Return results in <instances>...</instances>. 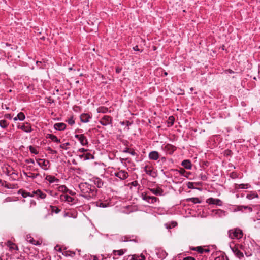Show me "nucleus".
I'll use <instances>...</instances> for the list:
<instances>
[{
  "instance_id": "f257e3e1",
  "label": "nucleus",
  "mask_w": 260,
  "mask_h": 260,
  "mask_svg": "<svg viewBox=\"0 0 260 260\" xmlns=\"http://www.w3.org/2000/svg\"><path fill=\"white\" fill-rule=\"evenodd\" d=\"M78 187L80 195L88 200L94 198L96 196L97 189L94 186L88 183H81L79 184Z\"/></svg>"
},
{
  "instance_id": "f03ea898",
  "label": "nucleus",
  "mask_w": 260,
  "mask_h": 260,
  "mask_svg": "<svg viewBox=\"0 0 260 260\" xmlns=\"http://www.w3.org/2000/svg\"><path fill=\"white\" fill-rule=\"evenodd\" d=\"M229 236L231 239H240L243 237V232L238 228L230 230L228 232Z\"/></svg>"
},
{
  "instance_id": "7ed1b4c3",
  "label": "nucleus",
  "mask_w": 260,
  "mask_h": 260,
  "mask_svg": "<svg viewBox=\"0 0 260 260\" xmlns=\"http://www.w3.org/2000/svg\"><path fill=\"white\" fill-rule=\"evenodd\" d=\"M141 197L144 201H145L148 203L154 204L159 201L158 198L154 196H149L148 192H142Z\"/></svg>"
},
{
  "instance_id": "20e7f679",
  "label": "nucleus",
  "mask_w": 260,
  "mask_h": 260,
  "mask_svg": "<svg viewBox=\"0 0 260 260\" xmlns=\"http://www.w3.org/2000/svg\"><path fill=\"white\" fill-rule=\"evenodd\" d=\"M36 161L38 165L43 170L47 171L49 169L50 165V163L49 160L45 159L38 158L36 159Z\"/></svg>"
},
{
  "instance_id": "39448f33",
  "label": "nucleus",
  "mask_w": 260,
  "mask_h": 260,
  "mask_svg": "<svg viewBox=\"0 0 260 260\" xmlns=\"http://www.w3.org/2000/svg\"><path fill=\"white\" fill-rule=\"evenodd\" d=\"M240 246L241 248L242 247V245H238L232 247L230 245V248L232 252L234 253L235 255L240 260H243L244 258V254L242 252L239 250L238 246Z\"/></svg>"
},
{
  "instance_id": "423d86ee",
  "label": "nucleus",
  "mask_w": 260,
  "mask_h": 260,
  "mask_svg": "<svg viewBox=\"0 0 260 260\" xmlns=\"http://www.w3.org/2000/svg\"><path fill=\"white\" fill-rule=\"evenodd\" d=\"M118 171H116L114 173V175L115 177H118L120 180H123L128 178L129 176L128 174L127 171L125 170L118 169Z\"/></svg>"
},
{
  "instance_id": "0eeeda50",
  "label": "nucleus",
  "mask_w": 260,
  "mask_h": 260,
  "mask_svg": "<svg viewBox=\"0 0 260 260\" xmlns=\"http://www.w3.org/2000/svg\"><path fill=\"white\" fill-rule=\"evenodd\" d=\"M75 137L78 140L82 146H86L88 144V140L83 134H76Z\"/></svg>"
},
{
  "instance_id": "6e6552de",
  "label": "nucleus",
  "mask_w": 260,
  "mask_h": 260,
  "mask_svg": "<svg viewBox=\"0 0 260 260\" xmlns=\"http://www.w3.org/2000/svg\"><path fill=\"white\" fill-rule=\"evenodd\" d=\"M144 172L148 175L155 177L156 173L154 171L153 167L151 165H145L144 167Z\"/></svg>"
},
{
  "instance_id": "1a4fd4ad",
  "label": "nucleus",
  "mask_w": 260,
  "mask_h": 260,
  "mask_svg": "<svg viewBox=\"0 0 260 260\" xmlns=\"http://www.w3.org/2000/svg\"><path fill=\"white\" fill-rule=\"evenodd\" d=\"M112 118L110 116L105 115L100 121V123L103 126H106L112 124Z\"/></svg>"
},
{
  "instance_id": "9d476101",
  "label": "nucleus",
  "mask_w": 260,
  "mask_h": 260,
  "mask_svg": "<svg viewBox=\"0 0 260 260\" xmlns=\"http://www.w3.org/2000/svg\"><path fill=\"white\" fill-rule=\"evenodd\" d=\"M206 203L210 205H216L219 206L222 205V202L221 200L213 198H209L207 199Z\"/></svg>"
},
{
  "instance_id": "9b49d317",
  "label": "nucleus",
  "mask_w": 260,
  "mask_h": 260,
  "mask_svg": "<svg viewBox=\"0 0 260 260\" xmlns=\"http://www.w3.org/2000/svg\"><path fill=\"white\" fill-rule=\"evenodd\" d=\"M136 236L134 235H126L122 236L120 237L119 241L120 242H128L134 241L137 242L136 240Z\"/></svg>"
},
{
  "instance_id": "f8f14e48",
  "label": "nucleus",
  "mask_w": 260,
  "mask_h": 260,
  "mask_svg": "<svg viewBox=\"0 0 260 260\" xmlns=\"http://www.w3.org/2000/svg\"><path fill=\"white\" fill-rule=\"evenodd\" d=\"M212 214L216 217H223L226 215V212L218 209L212 210Z\"/></svg>"
},
{
  "instance_id": "ddd939ff",
  "label": "nucleus",
  "mask_w": 260,
  "mask_h": 260,
  "mask_svg": "<svg viewBox=\"0 0 260 260\" xmlns=\"http://www.w3.org/2000/svg\"><path fill=\"white\" fill-rule=\"evenodd\" d=\"M18 128L27 133H30L32 131L30 124L28 123H24L21 126H18Z\"/></svg>"
},
{
  "instance_id": "4468645a",
  "label": "nucleus",
  "mask_w": 260,
  "mask_h": 260,
  "mask_svg": "<svg viewBox=\"0 0 260 260\" xmlns=\"http://www.w3.org/2000/svg\"><path fill=\"white\" fill-rule=\"evenodd\" d=\"M164 149L168 153L172 154L175 151L176 147L171 144H167L164 147Z\"/></svg>"
},
{
  "instance_id": "2eb2a0df",
  "label": "nucleus",
  "mask_w": 260,
  "mask_h": 260,
  "mask_svg": "<svg viewBox=\"0 0 260 260\" xmlns=\"http://www.w3.org/2000/svg\"><path fill=\"white\" fill-rule=\"evenodd\" d=\"M148 157L150 160H156L159 157V153L156 151H152L149 153Z\"/></svg>"
},
{
  "instance_id": "dca6fc26",
  "label": "nucleus",
  "mask_w": 260,
  "mask_h": 260,
  "mask_svg": "<svg viewBox=\"0 0 260 260\" xmlns=\"http://www.w3.org/2000/svg\"><path fill=\"white\" fill-rule=\"evenodd\" d=\"M149 190L152 193L156 196H162L164 192L163 190L160 187L149 188Z\"/></svg>"
},
{
  "instance_id": "f3484780",
  "label": "nucleus",
  "mask_w": 260,
  "mask_h": 260,
  "mask_svg": "<svg viewBox=\"0 0 260 260\" xmlns=\"http://www.w3.org/2000/svg\"><path fill=\"white\" fill-rule=\"evenodd\" d=\"M181 165L187 170H191L192 169V164L190 160L185 159L182 161Z\"/></svg>"
},
{
  "instance_id": "a211bd4d",
  "label": "nucleus",
  "mask_w": 260,
  "mask_h": 260,
  "mask_svg": "<svg viewBox=\"0 0 260 260\" xmlns=\"http://www.w3.org/2000/svg\"><path fill=\"white\" fill-rule=\"evenodd\" d=\"M91 181L99 188H101L103 186L104 182L102 180L99 178H93Z\"/></svg>"
},
{
  "instance_id": "6ab92c4d",
  "label": "nucleus",
  "mask_w": 260,
  "mask_h": 260,
  "mask_svg": "<svg viewBox=\"0 0 260 260\" xmlns=\"http://www.w3.org/2000/svg\"><path fill=\"white\" fill-rule=\"evenodd\" d=\"M53 127L55 129L58 131H63L66 128V125L64 123H56L54 124Z\"/></svg>"
},
{
  "instance_id": "aec40b11",
  "label": "nucleus",
  "mask_w": 260,
  "mask_h": 260,
  "mask_svg": "<svg viewBox=\"0 0 260 260\" xmlns=\"http://www.w3.org/2000/svg\"><path fill=\"white\" fill-rule=\"evenodd\" d=\"M91 117L87 113H83L80 115V120L82 122L87 123L89 122Z\"/></svg>"
},
{
  "instance_id": "412c9836",
  "label": "nucleus",
  "mask_w": 260,
  "mask_h": 260,
  "mask_svg": "<svg viewBox=\"0 0 260 260\" xmlns=\"http://www.w3.org/2000/svg\"><path fill=\"white\" fill-rule=\"evenodd\" d=\"M60 199L62 201H65L68 203H73L75 201V199L69 195L63 194L61 196Z\"/></svg>"
},
{
  "instance_id": "4be33fe9",
  "label": "nucleus",
  "mask_w": 260,
  "mask_h": 260,
  "mask_svg": "<svg viewBox=\"0 0 260 260\" xmlns=\"http://www.w3.org/2000/svg\"><path fill=\"white\" fill-rule=\"evenodd\" d=\"M79 157L81 159H83L84 160L94 159L93 155L90 153H86L80 155Z\"/></svg>"
},
{
  "instance_id": "5701e85b",
  "label": "nucleus",
  "mask_w": 260,
  "mask_h": 260,
  "mask_svg": "<svg viewBox=\"0 0 260 260\" xmlns=\"http://www.w3.org/2000/svg\"><path fill=\"white\" fill-rule=\"evenodd\" d=\"M259 196L255 191H252L249 192L246 196V198L248 200H252L254 198H258Z\"/></svg>"
},
{
  "instance_id": "b1692460",
  "label": "nucleus",
  "mask_w": 260,
  "mask_h": 260,
  "mask_svg": "<svg viewBox=\"0 0 260 260\" xmlns=\"http://www.w3.org/2000/svg\"><path fill=\"white\" fill-rule=\"evenodd\" d=\"M250 188H251V185L248 183L240 184H235V188L236 189H248Z\"/></svg>"
},
{
  "instance_id": "393cba45",
  "label": "nucleus",
  "mask_w": 260,
  "mask_h": 260,
  "mask_svg": "<svg viewBox=\"0 0 260 260\" xmlns=\"http://www.w3.org/2000/svg\"><path fill=\"white\" fill-rule=\"evenodd\" d=\"M45 179L47 180L50 183L58 182L59 179L55 178L54 176L48 175L46 176Z\"/></svg>"
},
{
  "instance_id": "a878e982",
  "label": "nucleus",
  "mask_w": 260,
  "mask_h": 260,
  "mask_svg": "<svg viewBox=\"0 0 260 260\" xmlns=\"http://www.w3.org/2000/svg\"><path fill=\"white\" fill-rule=\"evenodd\" d=\"M96 111L99 113H110L111 111L109 110L108 108L104 106H100L98 107L96 109Z\"/></svg>"
},
{
  "instance_id": "bb28decb",
  "label": "nucleus",
  "mask_w": 260,
  "mask_h": 260,
  "mask_svg": "<svg viewBox=\"0 0 260 260\" xmlns=\"http://www.w3.org/2000/svg\"><path fill=\"white\" fill-rule=\"evenodd\" d=\"M172 172H174V175H180L185 176L184 174L186 171L184 169L180 168L179 169H173L172 170Z\"/></svg>"
},
{
  "instance_id": "cd10ccee",
  "label": "nucleus",
  "mask_w": 260,
  "mask_h": 260,
  "mask_svg": "<svg viewBox=\"0 0 260 260\" xmlns=\"http://www.w3.org/2000/svg\"><path fill=\"white\" fill-rule=\"evenodd\" d=\"M127 251V249H123L120 250H114L113 251V254L114 256H122Z\"/></svg>"
},
{
  "instance_id": "c85d7f7f",
  "label": "nucleus",
  "mask_w": 260,
  "mask_h": 260,
  "mask_svg": "<svg viewBox=\"0 0 260 260\" xmlns=\"http://www.w3.org/2000/svg\"><path fill=\"white\" fill-rule=\"evenodd\" d=\"M46 138L51 139L52 141L57 143H60V140L55 135L53 134H48L46 135Z\"/></svg>"
},
{
  "instance_id": "c756f323",
  "label": "nucleus",
  "mask_w": 260,
  "mask_h": 260,
  "mask_svg": "<svg viewBox=\"0 0 260 260\" xmlns=\"http://www.w3.org/2000/svg\"><path fill=\"white\" fill-rule=\"evenodd\" d=\"M26 240H27V242L33 245H37L39 244V242L34 240V238L30 235H26Z\"/></svg>"
},
{
  "instance_id": "7c9ffc66",
  "label": "nucleus",
  "mask_w": 260,
  "mask_h": 260,
  "mask_svg": "<svg viewBox=\"0 0 260 260\" xmlns=\"http://www.w3.org/2000/svg\"><path fill=\"white\" fill-rule=\"evenodd\" d=\"M167 253L163 250H159L157 252V255L158 257L162 259L165 258L167 257Z\"/></svg>"
},
{
  "instance_id": "2f4dec72",
  "label": "nucleus",
  "mask_w": 260,
  "mask_h": 260,
  "mask_svg": "<svg viewBox=\"0 0 260 260\" xmlns=\"http://www.w3.org/2000/svg\"><path fill=\"white\" fill-rule=\"evenodd\" d=\"M145 256L143 254L140 255L134 254L132 255L131 260H145Z\"/></svg>"
},
{
  "instance_id": "473e14b6",
  "label": "nucleus",
  "mask_w": 260,
  "mask_h": 260,
  "mask_svg": "<svg viewBox=\"0 0 260 260\" xmlns=\"http://www.w3.org/2000/svg\"><path fill=\"white\" fill-rule=\"evenodd\" d=\"M191 250L197 251L200 253H203L204 252H208V250L204 249L201 246H198L191 248Z\"/></svg>"
},
{
  "instance_id": "72a5a7b5",
  "label": "nucleus",
  "mask_w": 260,
  "mask_h": 260,
  "mask_svg": "<svg viewBox=\"0 0 260 260\" xmlns=\"http://www.w3.org/2000/svg\"><path fill=\"white\" fill-rule=\"evenodd\" d=\"M94 204H95L96 206L102 208H105L109 206V203H103L101 201L96 202L94 203Z\"/></svg>"
},
{
  "instance_id": "f704fd0d",
  "label": "nucleus",
  "mask_w": 260,
  "mask_h": 260,
  "mask_svg": "<svg viewBox=\"0 0 260 260\" xmlns=\"http://www.w3.org/2000/svg\"><path fill=\"white\" fill-rule=\"evenodd\" d=\"M175 121V118L173 116H170L167 120V124L168 127L173 125Z\"/></svg>"
},
{
  "instance_id": "c9c22d12",
  "label": "nucleus",
  "mask_w": 260,
  "mask_h": 260,
  "mask_svg": "<svg viewBox=\"0 0 260 260\" xmlns=\"http://www.w3.org/2000/svg\"><path fill=\"white\" fill-rule=\"evenodd\" d=\"M9 125V122L5 120V119H3V120H0V127L2 128H6L8 127Z\"/></svg>"
},
{
  "instance_id": "e433bc0d",
  "label": "nucleus",
  "mask_w": 260,
  "mask_h": 260,
  "mask_svg": "<svg viewBox=\"0 0 260 260\" xmlns=\"http://www.w3.org/2000/svg\"><path fill=\"white\" fill-rule=\"evenodd\" d=\"M7 245L8 247H9V248L11 250H16V249H17V246L15 244H14L13 243H12V242H11L10 241L7 242Z\"/></svg>"
},
{
  "instance_id": "4c0bfd02",
  "label": "nucleus",
  "mask_w": 260,
  "mask_h": 260,
  "mask_svg": "<svg viewBox=\"0 0 260 260\" xmlns=\"http://www.w3.org/2000/svg\"><path fill=\"white\" fill-rule=\"evenodd\" d=\"M69 146H70V143L69 142H66L64 143H62L59 145V148L67 150L69 149Z\"/></svg>"
},
{
  "instance_id": "58836bf2",
  "label": "nucleus",
  "mask_w": 260,
  "mask_h": 260,
  "mask_svg": "<svg viewBox=\"0 0 260 260\" xmlns=\"http://www.w3.org/2000/svg\"><path fill=\"white\" fill-rule=\"evenodd\" d=\"M24 174L26 175L27 177L31 178L32 179L36 178L37 177L40 176L41 175L39 173H29V175H27L26 173H24Z\"/></svg>"
},
{
  "instance_id": "ea45409f",
  "label": "nucleus",
  "mask_w": 260,
  "mask_h": 260,
  "mask_svg": "<svg viewBox=\"0 0 260 260\" xmlns=\"http://www.w3.org/2000/svg\"><path fill=\"white\" fill-rule=\"evenodd\" d=\"M187 200L188 201H190L194 204L201 203V200L198 198H191L187 199Z\"/></svg>"
},
{
  "instance_id": "a19ab883",
  "label": "nucleus",
  "mask_w": 260,
  "mask_h": 260,
  "mask_svg": "<svg viewBox=\"0 0 260 260\" xmlns=\"http://www.w3.org/2000/svg\"><path fill=\"white\" fill-rule=\"evenodd\" d=\"M76 254H78L81 256L84 257L85 254L83 253V252L81 250L76 249L75 251L73 252L72 253V256L73 255H75Z\"/></svg>"
},
{
  "instance_id": "79ce46f5",
  "label": "nucleus",
  "mask_w": 260,
  "mask_h": 260,
  "mask_svg": "<svg viewBox=\"0 0 260 260\" xmlns=\"http://www.w3.org/2000/svg\"><path fill=\"white\" fill-rule=\"evenodd\" d=\"M37 193H38V197L40 199H43L46 197V194L39 189L37 190Z\"/></svg>"
},
{
  "instance_id": "37998d69",
  "label": "nucleus",
  "mask_w": 260,
  "mask_h": 260,
  "mask_svg": "<svg viewBox=\"0 0 260 260\" xmlns=\"http://www.w3.org/2000/svg\"><path fill=\"white\" fill-rule=\"evenodd\" d=\"M17 119L20 121H23L25 119V116L23 112L19 113L17 115Z\"/></svg>"
},
{
  "instance_id": "c03bdc74",
  "label": "nucleus",
  "mask_w": 260,
  "mask_h": 260,
  "mask_svg": "<svg viewBox=\"0 0 260 260\" xmlns=\"http://www.w3.org/2000/svg\"><path fill=\"white\" fill-rule=\"evenodd\" d=\"M29 150L30 152L34 154H38L39 153V151L37 150V149L33 147L32 146H29Z\"/></svg>"
},
{
  "instance_id": "a18cd8bd",
  "label": "nucleus",
  "mask_w": 260,
  "mask_h": 260,
  "mask_svg": "<svg viewBox=\"0 0 260 260\" xmlns=\"http://www.w3.org/2000/svg\"><path fill=\"white\" fill-rule=\"evenodd\" d=\"M239 174L236 172H233L230 174V177L232 179H235L239 178Z\"/></svg>"
},
{
  "instance_id": "49530a36",
  "label": "nucleus",
  "mask_w": 260,
  "mask_h": 260,
  "mask_svg": "<svg viewBox=\"0 0 260 260\" xmlns=\"http://www.w3.org/2000/svg\"><path fill=\"white\" fill-rule=\"evenodd\" d=\"M32 194V191H30V192L24 191V192H23L22 196L24 198H26L27 197H33V195Z\"/></svg>"
},
{
  "instance_id": "de8ad7c7",
  "label": "nucleus",
  "mask_w": 260,
  "mask_h": 260,
  "mask_svg": "<svg viewBox=\"0 0 260 260\" xmlns=\"http://www.w3.org/2000/svg\"><path fill=\"white\" fill-rule=\"evenodd\" d=\"M68 124L70 125H73L75 124V120L73 117H70L67 120Z\"/></svg>"
},
{
  "instance_id": "09e8293b",
  "label": "nucleus",
  "mask_w": 260,
  "mask_h": 260,
  "mask_svg": "<svg viewBox=\"0 0 260 260\" xmlns=\"http://www.w3.org/2000/svg\"><path fill=\"white\" fill-rule=\"evenodd\" d=\"M47 150L50 152V154H57V151L56 150H54L52 149L50 147H48L47 148Z\"/></svg>"
},
{
  "instance_id": "8fccbe9b",
  "label": "nucleus",
  "mask_w": 260,
  "mask_h": 260,
  "mask_svg": "<svg viewBox=\"0 0 260 260\" xmlns=\"http://www.w3.org/2000/svg\"><path fill=\"white\" fill-rule=\"evenodd\" d=\"M200 176L201 179L202 180L206 181V180H207L208 178H207V177L206 174H203V173H201V174H200Z\"/></svg>"
},
{
  "instance_id": "3c124183",
  "label": "nucleus",
  "mask_w": 260,
  "mask_h": 260,
  "mask_svg": "<svg viewBox=\"0 0 260 260\" xmlns=\"http://www.w3.org/2000/svg\"><path fill=\"white\" fill-rule=\"evenodd\" d=\"M52 212L55 213H58L59 212L60 210L56 207H52Z\"/></svg>"
},
{
  "instance_id": "603ef678",
  "label": "nucleus",
  "mask_w": 260,
  "mask_h": 260,
  "mask_svg": "<svg viewBox=\"0 0 260 260\" xmlns=\"http://www.w3.org/2000/svg\"><path fill=\"white\" fill-rule=\"evenodd\" d=\"M25 162L26 164H35V161L33 159H31V158H29V159H27L25 160Z\"/></svg>"
},
{
  "instance_id": "864d4df0",
  "label": "nucleus",
  "mask_w": 260,
  "mask_h": 260,
  "mask_svg": "<svg viewBox=\"0 0 260 260\" xmlns=\"http://www.w3.org/2000/svg\"><path fill=\"white\" fill-rule=\"evenodd\" d=\"M187 187L189 188H191V189L194 188V183H192V182H188V184H187Z\"/></svg>"
},
{
  "instance_id": "5fc2aeb1",
  "label": "nucleus",
  "mask_w": 260,
  "mask_h": 260,
  "mask_svg": "<svg viewBox=\"0 0 260 260\" xmlns=\"http://www.w3.org/2000/svg\"><path fill=\"white\" fill-rule=\"evenodd\" d=\"M59 189L62 191H67L68 190L67 188L64 185H62L59 187Z\"/></svg>"
},
{
  "instance_id": "6e6d98bb",
  "label": "nucleus",
  "mask_w": 260,
  "mask_h": 260,
  "mask_svg": "<svg viewBox=\"0 0 260 260\" xmlns=\"http://www.w3.org/2000/svg\"><path fill=\"white\" fill-rule=\"evenodd\" d=\"M241 207L245 209H248L249 212H252V208L249 206H242Z\"/></svg>"
},
{
  "instance_id": "4d7b16f0",
  "label": "nucleus",
  "mask_w": 260,
  "mask_h": 260,
  "mask_svg": "<svg viewBox=\"0 0 260 260\" xmlns=\"http://www.w3.org/2000/svg\"><path fill=\"white\" fill-rule=\"evenodd\" d=\"M87 151H88L87 149H85L84 148H80L78 150V152H81V153H84V152H87Z\"/></svg>"
},
{
  "instance_id": "13d9d810",
  "label": "nucleus",
  "mask_w": 260,
  "mask_h": 260,
  "mask_svg": "<svg viewBox=\"0 0 260 260\" xmlns=\"http://www.w3.org/2000/svg\"><path fill=\"white\" fill-rule=\"evenodd\" d=\"M129 153L133 156L137 155V153L133 149L129 150Z\"/></svg>"
},
{
  "instance_id": "bf43d9fd",
  "label": "nucleus",
  "mask_w": 260,
  "mask_h": 260,
  "mask_svg": "<svg viewBox=\"0 0 260 260\" xmlns=\"http://www.w3.org/2000/svg\"><path fill=\"white\" fill-rule=\"evenodd\" d=\"M32 194L33 195V197H36L37 199L39 198V197H38V193H37V190L32 191Z\"/></svg>"
},
{
  "instance_id": "052dcab7",
  "label": "nucleus",
  "mask_w": 260,
  "mask_h": 260,
  "mask_svg": "<svg viewBox=\"0 0 260 260\" xmlns=\"http://www.w3.org/2000/svg\"><path fill=\"white\" fill-rule=\"evenodd\" d=\"M131 184L132 185H133V186H137L139 184H138V182L137 181H133L132 183H131Z\"/></svg>"
},
{
  "instance_id": "680f3d73",
  "label": "nucleus",
  "mask_w": 260,
  "mask_h": 260,
  "mask_svg": "<svg viewBox=\"0 0 260 260\" xmlns=\"http://www.w3.org/2000/svg\"><path fill=\"white\" fill-rule=\"evenodd\" d=\"M133 50H135V51H140V52H142V50H141L139 49V47L137 45L134 46L133 48Z\"/></svg>"
},
{
  "instance_id": "e2e57ef3",
  "label": "nucleus",
  "mask_w": 260,
  "mask_h": 260,
  "mask_svg": "<svg viewBox=\"0 0 260 260\" xmlns=\"http://www.w3.org/2000/svg\"><path fill=\"white\" fill-rule=\"evenodd\" d=\"M215 260H229L227 258H224L223 257H217Z\"/></svg>"
},
{
  "instance_id": "0e129e2a",
  "label": "nucleus",
  "mask_w": 260,
  "mask_h": 260,
  "mask_svg": "<svg viewBox=\"0 0 260 260\" xmlns=\"http://www.w3.org/2000/svg\"><path fill=\"white\" fill-rule=\"evenodd\" d=\"M129 150H130V149L127 148V147H126L123 150H122V152L123 153H129Z\"/></svg>"
},
{
  "instance_id": "69168bd1",
  "label": "nucleus",
  "mask_w": 260,
  "mask_h": 260,
  "mask_svg": "<svg viewBox=\"0 0 260 260\" xmlns=\"http://www.w3.org/2000/svg\"><path fill=\"white\" fill-rule=\"evenodd\" d=\"M245 254L247 257H249V256H250L251 255H252V253L249 251H248V252L245 251Z\"/></svg>"
},
{
  "instance_id": "338daca9",
  "label": "nucleus",
  "mask_w": 260,
  "mask_h": 260,
  "mask_svg": "<svg viewBox=\"0 0 260 260\" xmlns=\"http://www.w3.org/2000/svg\"><path fill=\"white\" fill-rule=\"evenodd\" d=\"M7 174L8 175H16V176H18L17 175V173H16V172H8L7 173Z\"/></svg>"
},
{
  "instance_id": "774afa93",
  "label": "nucleus",
  "mask_w": 260,
  "mask_h": 260,
  "mask_svg": "<svg viewBox=\"0 0 260 260\" xmlns=\"http://www.w3.org/2000/svg\"><path fill=\"white\" fill-rule=\"evenodd\" d=\"M183 260H195V259L192 257H187L184 258Z\"/></svg>"
}]
</instances>
